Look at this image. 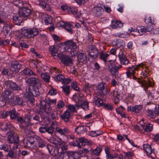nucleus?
<instances>
[{
  "label": "nucleus",
  "mask_w": 159,
  "mask_h": 159,
  "mask_svg": "<svg viewBox=\"0 0 159 159\" xmlns=\"http://www.w3.org/2000/svg\"><path fill=\"white\" fill-rule=\"evenodd\" d=\"M56 102V99H52L48 98V102L46 99H42L39 103V109L42 112H44L47 114H49L52 111V108L50 104H55Z\"/></svg>",
  "instance_id": "obj_1"
},
{
  "label": "nucleus",
  "mask_w": 159,
  "mask_h": 159,
  "mask_svg": "<svg viewBox=\"0 0 159 159\" xmlns=\"http://www.w3.org/2000/svg\"><path fill=\"white\" fill-rule=\"evenodd\" d=\"M33 77L29 78L26 82L28 84L32 85L34 86H37L38 87H41V83L37 77V75L34 74Z\"/></svg>",
  "instance_id": "obj_2"
},
{
  "label": "nucleus",
  "mask_w": 159,
  "mask_h": 159,
  "mask_svg": "<svg viewBox=\"0 0 159 159\" xmlns=\"http://www.w3.org/2000/svg\"><path fill=\"white\" fill-rule=\"evenodd\" d=\"M23 32L25 36L28 38L33 37L39 34V31L34 28L25 29Z\"/></svg>",
  "instance_id": "obj_3"
},
{
  "label": "nucleus",
  "mask_w": 159,
  "mask_h": 159,
  "mask_svg": "<svg viewBox=\"0 0 159 159\" xmlns=\"http://www.w3.org/2000/svg\"><path fill=\"white\" fill-rule=\"evenodd\" d=\"M57 56L61 60V62L65 65L69 66L72 64V60L70 57L61 53L58 54Z\"/></svg>",
  "instance_id": "obj_4"
},
{
  "label": "nucleus",
  "mask_w": 159,
  "mask_h": 159,
  "mask_svg": "<svg viewBox=\"0 0 159 159\" xmlns=\"http://www.w3.org/2000/svg\"><path fill=\"white\" fill-rule=\"evenodd\" d=\"M132 79L135 80L139 84H141L143 87H149L151 85V83L150 80L146 76L144 77L143 80H140L139 78H138L135 75H133Z\"/></svg>",
  "instance_id": "obj_5"
},
{
  "label": "nucleus",
  "mask_w": 159,
  "mask_h": 159,
  "mask_svg": "<svg viewBox=\"0 0 159 159\" xmlns=\"http://www.w3.org/2000/svg\"><path fill=\"white\" fill-rule=\"evenodd\" d=\"M88 52L89 57L96 58L99 53L98 49L94 45H90L88 47Z\"/></svg>",
  "instance_id": "obj_6"
},
{
  "label": "nucleus",
  "mask_w": 159,
  "mask_h": 159,
  "mask_svg": "<svg viewBox=\"0 0 159 159\" xmlns=\"http://www.w3.org/2000/svg\"><path fill=\"white\" fill-rule=\"evenodd\" d=\"M98 93L102 96L107 94L108 92L107 90L106 84L104 83H101L96 87Z\"/></svg>",
  "instance_id": "obj_7"
},
{
  "label": "nucleus",
  "mask_w": 159,
  "mask_h": 159,
  "mask_svg": "<svg viewBox=\"0 0 159 159\" xmlns=\"http://www.w3.org/2000/svg\"><path fill=\"white\" fill-rule=\"evenodd\" d=\"M64 44L65 47L64 49L65 51H70L71 49H75L77 48L76 43L71 40L65 42Z\"/></svg>",
  "instance_id": "obj_8"
},
{
  "label": "nucleus",
  "mask_w": 159,
  "mask_h": 159,
  "mask_svg": "<svg viewBox=\"0 0 159 159\" xmlns=\"http://www.w3.org/2000/svg\"><path fill=\"white\" fill-rule=\"evenodd\" d=\"M7 87L9 89L15 91H20L22 90L20 86L16 84V83L9 81L6 83Z\"/></svg>",
  "instance_id": "obj_9"
},
{
  "label": "nucleus",
  "mask_w": 159,
  "mask_h": 159,
  "mask_svg": "<svg viewBox=\"0 0 159 159\" xmlns=\"http://www.w3.org/2000/svg\"><path fill=\"white\" fill-rule=\"evenodd\" d=\"M18 13V16L24 18L29 16L31 14V11L28 8L24 7L20 9Z\"/></svg>",
  "instance_id": "obj_10"
},
{
  "label": "nucleus",
  "mask_w": 159,
  "mask_h": 159,
  "mask_svg": "<svg viewBox=\"0 0 159 159\" xmlns=\"http://www.w3.org/2000/svg\"><path fill=\"white\" fill-rule=\"evenodd\" d=\"M21 68V65L17 61L12 62L10 67V70L12 72H18Z\"/></svg>",
  "instance_id": "obj_11"
},
{
  "label": "nucleus",
  "mask_w": 159,
  "mask_h": 159,
  "mask_svg": "<svg viewBox=\"0 0 159 159\" xmlns=\"http://www.w3.org/2000/svg\"><path fill=\"white\" fill-rule=\"evenodd\" d=\"M77 60L81 65L86 63L87 61V56L86 53L78 52L77 53Z\"/></svg>",
  "instance_id": "obj_12"
},
{
  "label": "nucleus",
  "mask_w": 159,
  "mask_h": 159,
  "mask_svg": "<svg viewBox=\"0 0 159 159\" xmlns=\"http://www.w3.org/2000/svg\"><path fill=\"white\" fill-rule=\"evenodd\" d=\"M136 127L140 131L143 129L144 131L147 132H150L153 129L152 125L150 124H141L140 126L137 125Z\"/></svg>",
  "instance_id": "obj_13"
},
{
  "label": "nucleus",
  "mask_w": 159,
  "mask_h": 159,
  "mask_svg": "<svg viewBox=\"0 0 159 159\" xmlns=\"http://www.w3.org/2000/svg\"><path fill=\"white\" fill-rule=\"evenodd\" d=\"M78 153L73 151L67 152L64 154L63 159H76Z\"/></svg>",
  "instance_id": "obj_14"
},
{
  "label": "nucleus",
  "mask_w": 159,
  "mask_h": 159,
  "mask_svg": "<svg viewBox=\"0 0 159 159\" xmlns=\"http://www.w3.org/2000/svg\"><path fill=\"white\" fill-rule=\"evenodd\" d=\"M8 140L11 143L17 144L19 143L18 137L14 133H12L8 135Z\"/></svg>",
  "instance_id": "obj_15"
},
{
  "label": "nucleus",
  "mask_w": 159,
  "mask_h": 159,
  "mask_svg": "<svg viewBox=\"0 0 159 159\" xmlns=\"http://www.w3.org/2000/svg\"><path fill=\"white\" fill-rule=\"evenodd\" d=\"M35 141L34 146H38L41 148L45 147L46 145L45 142L40 137H37L35 139Z\"/></svg>",
  "instance_id": "obj_16"
},
{
  "label": "nucleus",
  "mask_w": 159,
  "mask_h": 159,
  "mask_svg": "<svg viewBox=\"0 0 159 159\" xmlns=\"http://www.w3.org/2000/svg\"><path fill=\"white\" fill-rule=\"evenodd\" d=\"M93 10L94 15L96 16H101L104 12L103 9L99 6L94 7Z\"/></svg>",
  "instance_id": "obj_17"
},
{
  "label": "nucleus",
  "mask_w": 159,
  "mask_h": 159,
  "mask_svg": "<svg viewBox=\"0 0 159 159\" xmlns=\"http://www.w3.org/2000/svg\"><path fill=\"white\" fill-rule=\"evenodd\" d=\"M70 113L68 110H66L63 114L60 116L61 118L65 122H69L70 117Z\"/></svg>",
  "instance_id": "obj_18"
},
{
  "label": "nucleus",
  "mask_w": 159,
  "mask_h": 159,
  "mask_svg": "<svg viewBox=\"0 0 159 159\" xmlns=\"http://www.w3.org/2000/svg\"><path fill=\"white\" fill-rule=\"evenodd\" d=\"M47 148L49 153L53 156H56L58 153L57 149L52 145L48 144L47 145Z\"/></svg>",
  "instance_id": "obj_19"
},
{
  "label": "nucleus",
  "mask_w": 159,
  "mask_h": 159,
  "mask_svg": "<svg viewBox=\"0 0 159 159\" xmlns=\"http://www.w3.org/2000/svg\"><path fill=\"white\" fill-rule=\"evenodd\" d=\"M86 131V126L83 125L78 126L75 129V132L77 134H81L85 133Z\"/></svg>",
  "instance_id": "obj_20"
},
{
  "label": "nucleus",
  "mask_w": 159,
  "mask_h": 159,
  "mask_svg": "<svg viewBox=\"0 0 159 159\" xmlns=\"http://www.w3.org/2000/svg\"><path fill=\"white\" fill-rule=\"evenodd\" d=\"M119 58L120 62L123 64L126 65L129 63V60L126 56L122 52L119 54Z\"/></svg>",
  "instance_id": "obj_21"
},
{
  "label": "nucleus",
  "mask_w": 159,
  "mask_h": 159,
  "mask_svg": "<svg viewBox=\"0 0 159 159\" xmlns=\"http://www.w3.org/2000/svg\"><path fill=\"white\" fill-rule=\"evenodd\" d=\"M112 44L117 48L121 49L123 48L125 46V42L123 40L120 39H117L116 41H114L112 42Z\"/></svg>",
  "instance_id": "obj_22"
},
{
  "label": "nucleus",
  "mask_w": 159,
  "mask_h": 159,
  "mask_svg": "<svg viewBox=\"0 0 159 159\" xmlns=\"http://www.w3.org/2000/svg\"><path fill=\"white\" fill-rule=\"evenodd\" d=\"M39 5L40 7L43 8H45L46 10L50 11L51 9V7H50L49 4H47V2L48 1H39Z\"/></svg>",
  "instance_id": "obj_23"
},
{
  "label": "nucleus",
  "mask_w": 159,
  "mask_h": 159,
  "mask_svg": "<svg viewBox=\"0 0 159 159\" xmlns=\"http://www.w3.org/2000/svg\"><path fill=\"white\" fill-rule=\"evenodd\" d=\"M20 73L22 75L28 76H30L34 74V73L28 68H25L22 70L20 72Z\"/></svg>",
  "instance_id": "obj_24"
},
{
  "label": "nucleus",
  "mask_w": 159,
  "mask_h": 159,
  "mask_svg": "<svg viewBox=\"0 0 159 159\" xmlns=\"http://www.w3.org/2000/svg\"><path fill=\"white\" fill-rule=\"evenodd\" d=\"M123 24L120 21L112 20L111 26L113 29H116L117 28H120L122 27Z\"/></svg>",
  "instance_id": "obj_25"
},
{
  "label": "nucleus",
  "mask_w": 159,
  "mask_h": 159,
  "mask_svg": "<svg viewBox=\"0 0 159 159\" xmlns=\"http://www.w3.org/2000/svg\"><path fill=\"white\" fill-rule=\"evenodd\" d=\"M22 17L20 16H19L16 15L13 16V23L16 25H20L21 23L22 22Z\"/></svg>",
  "instance_id": "obj_26"
},
{
  "label": "nucleus",
  "mask_w": 159,
  "mask_h": 159,
  "mask_svg": "<svg viewBox=\"0 0 159 159\" xmlns=\"http://www.w3.org/2000/svg\"><path fill=\"white\" fill-rule=\"evenodd\" d=\"M1 23H0V24ZM2 23L4 25L3 28V31L4 32V34L7 35L8 34L10 29L12 27V26L7 24L5 23L4 21V23Z\"/></svg>",
  "instance_id": "obj_27"
},
{
  "label": "nucleus",
  "mask_w": 159,
  "mask_h": 159,
  "mask_svg": "<svg viewBox=\"0 0 159 159\" xmlns=\"http://www.w3.org/2000/svg\"><path fill=\"white\" fill-rule=\"evenodd\" d=\"M41 87H38L37 86L33 87L31 91V94L34 97H37L40 94L39 89Z\"/></svg>",
  "instance_id": "obj_28"
},
{
  "label": "nucleus",
  "mask_w": 159,
  "mask_h": 159,
  "mask_svg": "<svg viewBox=\"0 0 159 159\" xmlns=\"http://www.w3.org/2000/svg\"><path fill=\"white\" fill-rule=\"evenodd\" d=\"M10 118L12 120L16 119L18 116V113L16 112L15 108H13L11 110L9 111Z\"/></svg>",
  "instance_id": "obj_29"
},
{
  "label": "nucleus",
  "mask_w": 159,
  "mask_h": 159,
  "mask_svg": "<svg viewBox=\"0 0 159 159\" xmlns=\"http://www.w3.org/2000/svg\"><path fill=\"white\" fill-rule=\"evenodd\" d=\"M61 23H64L63 25H64V28L68 32L71 34L73 33V30H72L73 26L71 24L67 23H64L63 22H61Z\"/></svg>",
  "instance_id": "obj_30"
},
{
  "label": "nucleus",
  "mask_w": 159,
  "mask_h": 159,
  "mask_svg": "<svg viewBox=\"0 0 159 159\" xmlns=\"http://www.w3.org/2000/svg\"><path fill=\"white\" fill-rule=\"evenodd\" d=\"M143 148L144 150L148 155H149L152 153V151L150 145L148 144H143Z\"/></svg>",
  "instance_id": "obj_31"
},
{
  "label": "nucleus",
  "mask_w": 159,
  "mask_h": 159,
  "mask_svg": "<svg viewBox=\"0 0 159 159\" xmlns=\"http://www.w3.org/2000/svg\"><path fill=\"white\" fill-rule=\"evenodd\" d=\"M23 101L22 98H20L18 96H16L15 100H14V103L12 104V105H23Z\"/></svg>",
  "instance_id": "obj_32"
},
{
  "label": "nucleus",
  "mask_w": 159,
  "mask_h": 159,
  "mask_svg": "<svg viewBox=\"0 0 159 159\" xmlns=\"http://www.w3.org/2000/svg\"><path fill=\"white\" fill-rule=\"evenodd\" d=\"M31 92H25V97L28 100L30 101L32 103H33L34 101V98L33 96L31 94Z\"/></svg>",
  "instance_id": "obj_33"
},
{
  "label": "nucleus",
  "mask_w": 159,
  "mask_h": 159,
  "mask_svg": "<svg viewBox=\"0 0 159 159\" xmlns=\"http://www.w3.org/2000/svg\"><path fill=\"white\" fill-rule=\"evenodd\" d=\"M79 143L80 145V148H82L87 143L88 141L84 137H81L78 139Z\"/></svg>",
  "instance_id": "obj_34"
},
{
  "label": "nucleus",
  "mask_w": 159,
  "mask_h": 159,
  "mask_svg": "<svg viewBox=\"0 0 159 159\" xmlns=\"http://www.w3.org/2000/svg\"><path fill=\"white\" fill-rule=\"evenodd\" d=\"M56 130L57 132L61 135H64L68 133V129L66 128L62 129L58 127H57Z\"/></svg>",
  "instance_id": "obj_35"
},
{
  "label": "nucleus",
  "mask_w": 159,
  "mask_h": 159,
  "mask_svg": "<svg viewBox=\"0 0 159 159\" xmlns=\"http://www.w3.org/2000/svg\"><path fill=\"white\" fill-rule=\"evenodd\" d=\"M35 140H32L31 139H30V140L25 141L24 143L25 144L26 147L29 148H32L33 147L34 144L35 145Z\"/></svg>",
  "instance_id": "obj_36"
},
{
  "label": "nucleus",
  "mask_w": 159,
  "mask_h": 159,
  "mask_svg": "<svg viewBox=\"0 0 159 159\" xmlns=\"http://www.w3.org/2000/svg\"><path fill=\"white\" fill-rule=\"evenodd\" d=\"M109 55L105 52H102L99 54V57L100 59L103 60L104 62L107 61V58Z\"/></svg>",
  "instance_id": "obj_37"
},
{
  "label": "nucleus",
  "mask_w": 159,
  "mask_h": 159,
  "mask_svg": "<svg viewBox=\"0 0 159 159\" xmlns=\"http://www.w3.org/2000/svg\"><path fill=\"white\" fill-rule=\"evenodd\" d=\"M41 78L46 83H49L50 81V77L49 75L44 73H42L41 74Z\"/></svg>",
  "instance_id": "obj_38"
},
{
  "label": "nucleus",
  "mask_w": 159,
  "mask_h": 159,
  "mask_svg": "<svg viewBox=\"0 0 159 159\" xmlns=\"http://www.w3.org/2000/svg\"><path fill=\"white\" fill-rule=\"evenodd\" d=\"M6 99L7 102L11 105H12L14 104L15 98L14 93H12Z\"/></svg>",
  "instance_id": "obj_39"
},
{
  "label": "nucleus",
  "mask_w": 159,
  "mask_h": 159,
  "mask_svg": "<svg viewBox=\"0 0 159 159\" xmlns=\"http://www.w3.org/2000/svg\"><path fill=\"white\" fill-rule=\"evenodd\" d=\"M80 107L85 110L89 109V103L88 102L84 101L79 105Z\"/></svg>",
  "instance_id": "obj_40"
},
{
  "label": "nucleus",
  "mask_w": 159,
  "mask_h": 159,
  "mask_svg": "<svg viewBox=\"0 0 159 159\" xmlns=\"http://www.w3.org/2000/svg\"><path fill=\"white\" fill-rule=\"evenodd\" d=\"M148 116L150 118L154 119L157 116L155 111H153L151 110H148Z\"/></svg>",
  "instance_id": "obj_41"
},
{
  "label": "nucleus",
  "mask_w": 159,
  "mask_h": 159,
  "mask_svg": "<svg viewBox=\"0 0 159 159\" xmlns=\"http://www.w3.org/2000/svg\"><path fill=\"white\" fill-rule=\"evenodd\" d=\"M6 99L2 94L0 93V107H3L5 105Z\"/></svg>",
  "instance_id": "obj_42"
},
{
  "label": "nucleus",
  "mask_w": 159,
  "mask_h": 159,
  "mask_svg": "<svg viewBox=\"0 0 159 159\" xmlns=\"http://www.w3.org/2000/svg\"><path fill=\"white\" fill-rule=\"evenodd\" d=\"M51 140L52 142V143L55 145H60L62 144L63 141L61 140H58L56 139L55 138L52 137L51 139Z\"/></svg>",
  "instance_id": "obj_43"
},
{
  "label": "nucleus",
  "mask_w": 159,
  "mask_h": 159,
  "mask_svg": "<svg viewBox=\"0 0 159 159\" xmlns=\"http://www.w3.org/2000/svg\"><path fill=\"white\" fill-rule=\"evenodd\" d=\"M142 109V106L140 105H136L133 107L132 111L136 113L139 112Z\"/></svg>",
  "instance_id": "obj_44"
},
{
  "label": "nucleus",
  "mask_w": 159,
  "mask_h": 159,
  "mask_svg": "<svg viewBox=\"0 0 159 159\" xmlns=\"http://www.w3.org/2000/svg\"><path fill=\"white\" fill-rule=\"evenodd\" d=\"M13 3L15 5L20 7H21L23 5V2L21 0H13Z\"/></svg>",
  "instance_id": "obj_45"
},
{
  "label": "nucleus",
  "mask_w": 159,
  "mask_h": 159,
  "mask_svg": "<svg viewBox=\"0 0 159 159\" xmlns=\"http://www.w3.org/2000/svg\"><path fill=\"white\" fill-rule=\"evenodd\" d=\"M127 70L129 72L132 73L133 76L135 74L134 71L136 70H138V67L137 66L134 67V66H129L127 68Z\"/></svg>",
  "instance_id": "obj_46"
},
{
  "label": "nucleus",
  "mask_w": 159,
  "mask_h": 159,
  "mask_svg": "<svg viewBox=\"0 0 159 159\" xmlns=\"http://www.w3.org/2000/svg\"><path fill=\"white\" fill-rule=\"evenodd\" d=\"M108 70L113 76L116 77L118 75V70L116 67L113 68H110Z\"/></svg>",
  "instance_id": "obj_47"
},
{
  "label": "nucleus",
  "mask_w": 159,
  "mask_h": 159,
  "mask_svg": "<svg viewBox=\"0 0 159 159\" xmlns=\"http://www.w3.org/2000/svg\"><path fill=\"white\" fill-rule=\"evenodd\" d=\"M136 31H137V32L140 35H143L144 33L146 32L145 28L142 26L138 28L136 30Z\"/></svg>",
  "instance_id": "obj_48"
},
{
  "label": "nucleus",
  "mask_w": 159,
  "mask_h": 159,
  "mask_svg": "<svg viewBox=\"0 0 159 159\" xmlns=\"http://www.w3.org/2000/svg\"><path fill=\"white\" fill-rule=\"evenodd\" d=\"M44 21L46 25L50 24L52 23V17L51 16H47L46 17L45 19H44Z\"/></svg>",
  "instance_id": "obj_49"
},
{
  "label": "nucleus",
  "mask_w": 159,
  "mask_h": 159,
  "mask_svg": "<svg viewBox=\"0 0 159 159\" xmlns=\"http://www.w3.org/2000/svg\"><path fill=\"white\" fill-rule=\"evenodd\" d=\"M63 91L66 93L67 95H69L70 93V85L64 86L62 87Z\"/></svg>",
  "instance_id": "obj_50"
},
{
  "label": "nucleus",
  "mask_w": 159,
  "mask_h": 159,
  "mask_svg": "<svg viewBox=\"0 0 159 159\" xmlns=\"http://www.w3.org/2000/svg\"><path fill=\"white\" fill-rule=\"evenodd\" d=\"M65 106V104L62 100H60L58 102L57 105V108L58 109H61L63 107Z\"/></svg>",
  "instance_id": "obj_51"
},
{
  "label": "nucleus",
  "mask_w": 159,
  "mask_h": 159,
  "mask_svg": "<svg viewBox=\"0 0 159 159\" xmlns=\"http://www.w3.org/2000/svg\"><path fill=\"white\" fill-rule=\"evenodd\" d=\"M12 93H13L11 90H5L3 93L4 94V96L5 97V99H6Z\"/></svg>",
  "instance_id": "obj_52"
},
{
  "label": "nucleus",
  "mask_w": 159,
  "mask_h": 159,
  "mask_svg": "<svg viewBox=\"0 0 159 159\" xmlns=\"http://www.w3.org/2000/svg\"><path fill=\"white\" fill-rule=\"evenodd\" d=\"M54 129L53 125H51L49 127H46L47 132L49 134H52L54 131Z\"/></svg>",
  "instance_id": "obj_53"
},
{
  "label": "nucleus",
  "mask_w": 159,
  "mask_h": 159,
  "mask_svg": "<svg viewBox=\"0 0 159 159\" xmlns=\"http://www.w3.org/2000/svg\"><path fill=\"white\" fill-rule=\"evenodd\" d=\"M9 111H6L3 112H0V116L1 117L3 118H6L8 115H9Z\"/></svg>",
  "instance_id": "obj_54"
},
{
  "label": "nucleus",
  "mask_w": 159,
  "mask_h": 159,
  "mask_svg": "<svg viewBox=\"0 0 159 159\" xmlns=\"http://www.w3.org/2000/svg\"><path fill=\"white\" fill-rule=\"evenodd\" d=\"M65 78L64 76L62 75H58L57 76L56 78L55 79V80L56 81H59L63 82V80Z\"/></svg>",
  "instance_id": "obj_55"
},
{
  "label": "nucleus",
  "mask_w": 159,
  "mask_h": 159,
  "mask_svg": "<svg viewBox=\"0 0 159 159\" xmlns=\"http://www.w3.org/2000/svg\"><path fill=\"white\" fill-rule=\"evenodd\" d=\"M4 127L3 128V129L5 131H7L8 129L10 130L12 127V125L10 124L5 123L4 125Z\"/></svg>",
  "instance_id": "obj_56"
},
{
  "label": "nucleus",
  "mask_w": 159,
  "mask_h": 159,
  "mask_svg": "<svg viewBox=\"0 0 159 159\" xmlns=\"http://www.w3.org/2000/svg\"><path fill=\"white\" fill-rule=\"evenodd\" d=\"M49 49L50 51L51 52L52 56L54 57L55 56H56V50L55 49L54 47L53 46H50L49 48Z\"/></svg>",
  "instance_id": "obj_57"
},
{
  "label": "nucleus",
  "mask_w": 159,
  "mask_h": 159,
  "mask_svg": "<svg viewBox=\"0 0 159 159\" xmlns=\"http://www.w3.org/2000/svg\"><path fill=\"white\" fill-rule=\"evenodd\" d=\"M95 104L98 106H100L103 105L102 100L100 98H98L96 101Z\"/></svg>",
  "instance_id": "obj_58"
},
{
  "label": "nucleus",
  "mask_w": 159,
  "mask_h": 159,
  "mask_svg": "<svg viewBox=\"0 0 159 159\" xmlns=\"http://www.w3.org/2000/svg\"><path fill=\"white\" fill-rule=\"evenodd\" d=\"M124 154L126 159H127V158H129L133 156V152H124Z\"/></svg>",
  "instance_id": "obj_59"
},
{
  "label": "nucleus",
  "mask_w": 159,
  "mask_h": 159,
  "mask_svg": "<svg viewBox=\"0 0 159 159\" xmlns=\"http://www.w3.org/2000/svg\"><path fill=\"white\" fill-rule=\"evenodd\" d=\"M145 22L146 23H151V24H153V22L151 18L149 16L146 17L144 19Z\"/></svg>",
  "instance_id": "obj_60"
},
{
  "label": "nucleus",
  "mask_w": 159,
  "mask_h": 159,
  "mask_svg": "<svg viewBox=\"0 0 159 159\" xmlns=\"http://www.w3.org/2000/svg\"><path fill=\"white\" fill-rule=\"evenodd\" d=\"M67 110L69 111L70 110L71 112H74L76 111L75 107L73 105H69L68 108Z\"/></svg>",
  "instance_id": "obj_61"
},
{
  "label": "nucleus",
  "mask_w": 159,
  "mask_h": 159,
  "mask_svg": "<svg viewBox=\"0 0 159 159\" xmlns=\"http://www.w3.org/2000/svg\"><path fill=\"white\" fill-rule=\"evenodd\" d=\"M8 149V146L7 144H0V149H3L5 151H7Z\"/></svg>",
  "instance_id": "obj_62"
},
{
  "label": "nucleus",
  "mask_w": 159,
  "mask_h": 159,
  "mask_svg": "<svg viewBox=\"0 0 159 159\" xmlns=\"http://www.w3.org/2000/svg\"><path fill=\"white\" fill-rule=\"evenodd\" d=\"M101 149L97 147L93 151V153L95 155H99L101 152Z\"/></svg>",
  "instance_id": "obj_63"
},
{
  "label": "nucleus",
  "mask_w": 159,
  "mask_h": 159,
  "mask_svg": "<svg viewBox=\"0 0 159 159\" xmlns=\"http://www.w3.org/2000/svg\"><path fill=\"white\" fill-rule=\"evenodd\" d=\"M57 93L56 90L53 87H51V89L49 90L48 93L51 95H54Z\"/></svg>",
  "instance_id": "obj_64"
}]
</instances>
